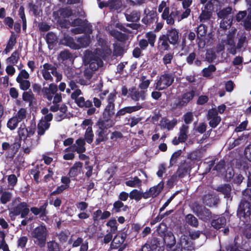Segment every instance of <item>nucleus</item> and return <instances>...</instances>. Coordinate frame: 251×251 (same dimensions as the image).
<instances>
[{
	"label": "nucleus",
	"mask_w": 251,
	"mask_h": 251,
	"mask_svg": "<svg viewBox=\"0 0 251 251\" xmlns=\"http://www.w3.org/2000/svg\"><path fill=\"white\" fill-rule=\"evenodd\" d=\"M247 186L242 192V197L238 205L237 216L244 224L251 221V175L248 176Z\"/></svg>",
	"instance_id": "nucleus-1"
},
{
	"label": "nucleus",
	"mask_w": 251,
	"mask_h": 251,
	"mask_svg": "<svg viewBox=\"0 0 251 251\" xmlns=\"http://www.w3.org/2000/svg\"><path fill=\"white\" fill-rule=\"evenodd\" d=\"M82 92L80 89H76L71 95V98L75 100L76 105L80 108H88L87 110V114L91 116L96 112V109L93 106L92 101L89 100H85L83 97H78L81 95Z\"/></svg>",
	"instance_id": "nucleus-2"
},
{
	"label": "nucleus",
	"mask_w": 251,
	"mask_h": 251,
	"mask_svg": "<svg viewBox=\"0 0 251 251\" xmlns=\"http://www.w3.org/2000/svg\"><path fill=\"white\" fill-rule=\"evenodd\" d=\"M31 237L34 243L40 248H44L46 246L48 231L45 225H41L31 232Z\"/></svg>",
	"instance_id": "nucleus-3"
},
{
	"label": "nucleus",
	"mask_w": 251,
	"mask_h": 251,
	"mask_svg": "<svg viewBox=\"0 0 251 251\" xmlns=\"http://www.w3.org/2000/svg\"><path fill=\"white\" fill-rule=\"evenodd\" d=\"M43 69L41 70V73L43 78L46 80L52 81L53 78L51 74L56 77L55 81L58 82L62 78V74L57 71V68L51 64L48 63H45L43 65Z\"/></svg>",
	"instance_id": "nucleus-4"
},
{
	"label": "nucleus",
	"mask_w": 251,
	"mask_h": 251,
	"mask_svg": "<svg viewBox=\"0 0 251 251\" xmlns=\"http://www.w3.org/2000/svg\"><path fill=\"white\" fill-rule=\"evenodd\" d=\"M232 8L228 6L220 10L217 15L219 18L222 19L220 23V27L226 29L232 24L233 16L231 15Z\"/></svg>",
	"instance_id": "nucleus-5"
},
{
	"label": "nucleus",
	"mask_w": 251,
	"mask_h": 251,
	"mask_svg": "<svg viewBox=\"0 0 251 251\" xmlns=\"http://www.w3.org/2000/svg\"><path fill=\"white\" fill-rule=\"evenodd\" d=\"M193 212L201 220L205 223L211 221L214 216L209 209L198 203H194Z\"/></svg>",
	"instance_id": "nucleus-6"
},
{
	"label": "nucleus",
	"mask_w": 251,
	"mask_h": 251,
	"mask_svg": "<svg viewBox=\"0 0 251 251\" xmlns=\"http://www.w3.org/2000/svg\"><path fill=\"white\" fill-rule=\"evenodd\" d=\"M115 114V105L107 104L102 112V117L98 121L113 126Z\"/></svg>",
	"instance_id": "nucleus-7"
},
{
	"label": "nucleus",
	"mask_w": 251,
	"mask_h": 251,
	"mask_svg": "<svg viewBox=\"0 0 251 251\" xmlns=\"http://www.w3.org/2000/svg\"><path fill=\"white\" fill-rule=\"evenodd\" d=\"M174 78V75L171 73H164L161 75L159 79L155 83V90L158 91L165 90L173 84Z\"/></svg>",
	"instance_id": "nucleus-8"
},
{
	"label": "nucleus",
	"mask_w": 251,
	"mask_h": 251,
	"mask_svg": "<svg viewBox=\"0 0 251 251\" xmlns=\"http://www.w3.org/2000/svg\"><path fill=\"white\" fill-rule=\"evenodd\" d=\"M96 124L98 126L99 129L96 132L97 137L95 141V144L96 145H98L101 142L107 140V129L112 127L113 126H110V125L98 121Z\"/></svg>",
	"instance_id": "nucleus-9"
},
{
	"label": "nucleus",
	"mask_w": 251,
	"mask_h": 251,
	"mask_svg": "<svg viewBox=\"0 0 251 251\" xmlns=\"http://www.w3.org/2000/svg\"><path fill=\"white\" fill-rule=\"evenodd\" d=\"M144 15L141 21L146 26H150L151 24L156 23L158 21V17L156 7L146 8L144 10Z\"/></svg>",
	"instance_id": "nucleus-10"
},
{
	"label": "nucleus",
	"mask_w": 251,
	"mask_h": 251,
	"mask_svg": "<svg viewBox=\"0 0 251 251\" xmlns=\"http://www.w3.org/2000/svg\"><path fill=\"white\" fill-rule=\"evenodd\" d=\"M179 11L175 7L165 8L161 14V18L166 21L167 24L172 25H174L175 19L179 15Z\"/></svg>",
	"instance_id": "nucleus-11"
},
{
	"label": "nucleus",
	"mask_w": 251,
	"mask_h": 251,
	"mask_svg": "<svg viewBox=\"0 0 251 251\" xmlns=\"http://www.w3.org/2000/svg\"><path fill=\"white\" fill-rule=\"evenodd\" d=\"M163 244L157 237H152L150 241L143 246L140 251H164Z\"/></svg>",
	"instance_id": "nucleus-12"
},
{
	"label": "nucleus",
	"mask_w": 251,
	"mask_h": 251,
	"mask_svg": "<svg viewBox=\"0 0 251 251\" xmlns=\"http://www.w3.org/2000/svg\"><path fill=\"white\" fill-rule=\"evenodd\" d=\"M29 211L28 204L25 202H21L11 209L10 214L13 216L20 215L22 218H25L28 215Z\"/></svg>",
	"instance_id": "nucleus-13"
},
{
	"label": "nucleus",
	"mask_w": 251,
	"mask_h": 251,
	"mask_svg": "<svg viewBox=\"0 0 251 251\" xmlns=\"http://www.w3.org/2000/svg\"><path fill=\"white\" fill-rule=\"evenodd\" d=\"M145 37L147 40L142 39L139 41V46L142 50H145L149 45L151 48L154 47L155 42L156 38V35L152 31L147 32L145 34Z\"/></svg>",
	"instance_id": "nucleus-14"
},
{
	"label": "nucleus",
	"mask_w": 251,
	"mask_h": 251,
	"mask_svg": "<svg viewBox=\"0 0 251 251\" xmlns=\"http://www.w3.org/2000/svg\"><path fill=\"white\" fill-rule=\"evenodd\" d=\"M40 140V138L38 136H36L35 139L28 138L24 140L22 149L24 153L29 154L31 151L39 144Z\"/></svg>",
	"instance_id": "nucleus-15"
},
{
	"label": "nucleus",
	"mask_w": 251,
	"mask_h": 251,
	"mask_svg": "<svg viewBox=\"0 0 251 251\" xmlns=\"http://www.w3.org/2000/svg\"><path fill=\"white\" fill-rule=\"evenodd\" d=\"M142 108V106L139 103H137L136 105L126 106L118 110L116 113L114 117L115 123L116 122L119 121L121 119V117L124 116L126 113L131 114L132 112L140 110Z\"/></svg>",
	"instance_id": "nucleus-16"
},
{
	"label": "nucleus",
	"mask_w": 251,
	"mask_h": 251,
	"mask_svg": "<svg viewBox=\"0 0 251 251\" xmlns=\"http://www.w3.org/2000/svg\"><path fill=\"white\" fill-rule=\"evenodd\" d=\"M161 242L169 249H171L176 244V240L173 233L171 231H166L163 233V241L159 238Z\"/></svg>",
	"instance_id": "nucleus-17"
},
{
	"label": "nucleus",
	"mask_w": 251,
	"mask_h": 251,
	"mask_svg": "<svg viewBox=\"0 0 251 251\" xmlns=\"http://www.w3.org/2000/svg\"><path fill=\"white\" fill-rule=\"evenodd\" d=\"M48 204L49 203L48 201H46L39 207H31L30 211L35 216L39 215V217L43 220L44 218L47 217L48 214V211L47 210Z\"/></svg>",
	"instance_id": "nucleus-18"
},
{
	"label": "nucleus",
	"mask_w": 251,
	"mask_h": 251,
	"mask_svg": "<svg viewBox=\"0 0 251 251\" xmlns=\"http://www.w3.org/2000/svg\"><path fill=\"white\" fill-rule=\"evenodd\" d=\"M195 96V91L194 90L184 92L182 95L181 100H179L178 102L174 104L175 107H181L186 105L188 103L193 100Z\"/></svg>",
	"instance_id": "nucleus-19"
},
{
	"label": "nucleus",
	"mask_w": 251,
	"mask_h": 251,
	"mask_svg": "<svg viewBox=\"0 0 251 251\" xmlns=\"http://www.w3.org/2000/svg\"><path fill=\"white\" fill-rule=\"evenodd\" d=\"M57 86L54 83H50L49 87H44L42 90V94L44 98L51 101L53 95L57 91Z\"/></svg>",
	"instance_id": "nucleus-20"
},
{
	"label": "nucleus",
	"mask_w": 251,
	"mask_h": 251,
	"mask_svg": "<svg viewBox=\"0 0 251 251\" xmlns=\"http://www.w3.org/2000/svg\"><path fill=\"white\" fill-rule=\"evenodd\" d=\"M125 229V228L123 229L114 236L111 242V246L113 249H118L121 247L125 242L127 236V233L124 231Z\"/></svg>",
	"instance_id": "nucleus-21"
},
{
	"label": "nucleus",
	"mask_w": 251,
	"mask_h": 251,
	"mask_svg": "<svg viewBox=\"0 0 251 251\" xmlns=\"http://www.w3.org/2000/svg\"><path fill=\"white\" fill-rule=\"evenodd\" d=\"M163 35L169 41L170 44L176 45L177 44L179 39V32L175 28L168 29L166 34Z\"/></svg>",
	"instance_id": "nucleus-22"
},
{
	"label": "nucleus",
	"mask_w": 251,
	"mask_h": 251,
	"mask_svg": "<svg viewBox=\"0 0 251 251\" xmlns=\"http://www.w3.org/2000/svg\"><path fill=\"white\" fill-rule=\"evenodd\" d=\"M129 96L131 99L135 101H137L141 99L144 100L146 99V92L144 90L139 91L136 90L135 87L129 89Z\"/></svg>",
	"instance_id": "nucleus-23"
},
{
	"label": "nucleus",
	"mask_w": 251,
	"mask_h": 251,
	"mask_svg": "<svg viewBox=\"0 0 251 251\" xmlns=\"http://www.w3.org/2000/svg\"><path fill=\"white\" fill-rule=\"evenodd\" d=\"M169 41L163 34L160 35L157 42V49L160 52L168 51L170 50Z\"/></svg>",
	"instance_id": "nucleus-24"
},
{
	"label": "nucleus",
	"mask_w": 251,
	"mask_h": 251,
	"mask_svg": "<svg viewBox=\"0 0 251 251\" xmlns=\"http://www.w3.org/2000/svg\"><path fill=\"white\" fill-rule=\"evenodd\" d=\"M201 200L204 204L209 207L217 206L219 201V199L210 194L203 195L202 197Z\"/></svg>",
	"instance_id": "nucleus-25"
},
{
	"label": "nucleus",
	"mask_w": 251,
	"mask_h": 251,
	"mask_svg": "<svg viewBox=\"0 0 251 251\" xmlns=\"http://www.w3.org/2000/svg\"><path fill=\"white\" fill-rule=\"evenodd\" d=\"M179 244L181 248L185 250L191 251L194 249V246L193 242L190 240L186 235H182L179 239V241L177 242Z\"/></svg>",
	"instance_id": "nucleus-26"
},
{
	"label": "nucleus",
	"mask_w": 251,
	"mask_h": 251,
	"mask_svg": "<svg viewBox=\"0 0 251 251\" xmlns=\"http://www.w3.org/2000/svg\"><path fill=\"white\" fill-rule=\"evenodd\" d=\"M226 223V219L225 216L222 215L215 216L214 215L212 220H211V225L214 228L219 229L222 227H224Z\"/></svg>",
	"instance_id": "nucleus-27"
},
{
	"label": "nucleus",
	"mask_w": 251,
	"mask_h": 251,
	"mask_svg": "<svg viewBox=\"0 0 251 251\" xmlns=\"http://www.w3.org/2000/svg\"><path fill=\"white\" fill-rule=\"evenodd\" d=\"M216 190L224 195V198L232 200L231 196V187L229 184H224L221 185L217 187Z\"/></svg>",
	"instance_id": "nucleus-28"
},
{
	"label": "nucleus",
	"mask_w": 251,
	"mask_h": 251,
	"mask_svg": "<svg viewBox=\"0 0 251 251\" xmlns=\"http://www.w3.org/2000/svg\"><path fill=\"white\" fill-rule=\"evenodd\" d=\"M125 16L127 21L137 22L140 19V12L137 10L127 11L125 13Z\"/></svg>",
	"instance_id": "nucleus-29"
},
{
	"label": "nucleus",
	"mask_w": 251,
	"mask_h": 251,
	"mask_svg": "<svg viewBox=\"0 0 251 251\" xmlns=\"http://www.w3.org/2000/svg\"><path fill=\"white\" fill-rule=\"evenodd\" d=\"M61 42L62 44L74 50H78L80 48L79 45L75 42L73 38L70 36H64L63 38L61 39Z\"/></svg>",
	"instance_id": "nucleus-30"
},
{
	"label": "nucleus",
	"mask_w": 251,
	"mask_h": 251,
	"mask_svg": "<svg viewBox=\"0 0 251 251\" xmlns=\"http://www.w3.org/2000/svg\"><path fill=\"white\" fill-rule=\"evenodd\" d=\"M196 56L195 51L190 53L186 58L187 63L189 65L194 64L196 66H200L201 64V62L198 58H196Z\"/></svg>",
	"instance_id": "nucleus-31"
},
{
	"label": "nucleus",
	"mask_w": 251,
	"mask_h": 251,
	"mask_svg": "<svg viewBox=\"0 0 251 251\" xmlns=\"http://www.w3.org/2000/svg\"><path fill=\"white\" fill-rule=\"evenodd\" d=\"M83 163L81 162H75L73 166L71 167L69 176L70 177H75L76 176L79 172V170L82 168Z\"/></svg>",
	"instance_id": "nucleus-32"
},
{
	"label": "nucleus",
	"mask_w": 251,
	"mask_h": 251,
	"mask_svg": "<svg viewBox=\"0 0 251 251\" xmlns=\"http://www.w3.org/2000/svg\"><path fill=\"white\" fill-rule=\"evenodd\" d=\"M106 226L109 227V229L107 231L114 234H115L118 231V224L117 223V220L115 217L111 218L106 223Z\"/></svg>",
	"instance_id": "nucleus-33"
},
{
	"label": "nucleus",
	"mask_w": 251,
	"mask_h": 251,
	"mask_svg": "<svg viewBox=\"0 0 251 251\" xmlns=\"http://www.w3.org/2000/svg\"><path fill=\"white\" fill-rule=\"evenodd\" d=\"M164 188V182L162 181L157 185L150 188L149 190L152 198L156 197L161 193Z\"/></svg>",
	"instance_id": "nucleus-34"
},
{
	"label": "nucleus",
	"mask_w": 251,
	"mask_h": 251,
	"mask_svg": "<svg viewBox=\"0 0 251 251\" xmlns=\"http://www.w3.org/2000/svg\"><path fill=\"white\" fill-rule=\"evenodd\" d=\"M189 126L187 125H182L180 128L178 138L180 140L181 143L185 142L188 138V132Z\"/></svg>",
	"instance_id": "nucleus-35"
},
{
	"label": "nucleus",
	"mask_w": 251,
	"mask_h": 251,
	"mask_svg": "<svg viewBox=\"0 0 251 251\" xmlns=\"http://www.w3.org/2000/svg\"><path fill=\"white\" fill-rule=\"evenodd\" d=\"M71 26H80V27H88L92 28L91 25L88 22L87 20H82L80 18L74 19L71 23Z\"/></svg>",
	"instance_id": "nucleus-36"
},
{
	"label": "nucleus",
	"mask_w": 251,
	"mask_h": 251,
	"mask_svg": "<svg viewBox=\"0 0 251 251\" xmlns=\"http://www.w3.org/2000/svg\"><path fill=\"white\" fill-rule=\"evenodd\" d=\"M71 32L74 34H78L81 33H85L87 34H91L92 33L93 29L92 28L88 27H80L77 26L71 29Z\"/></svg>",
	"instance_id": "nucleus-37"
},
{
	"label": "nucleus",
	"mask_w": 251,
	"mask_h": 251,
	"mask_svg": "<svg viewBox=\"0 0 251 251\" xmlns=\"http://www.w3.org/2000/svg\"><path fill=\"white\" fill-rule=\"evenodd\" d=\"M186 223L191 226L197 227L199 226V221L196 217L192 214H187L185 217Z\"/></svg>",
	"instance_id": "nucleus-38"
},
{
	"label": "nucleus",
	"mask_w": 251,
	"mask_h": 251,
	"mask_svg": "<svg viewBox=\"0 0 251 251\" xmlns=\"http://www.w3.org/2000/svg\"><path fill=\"white\" fill-rule=\"evenodd\" d=\"M110 34L112 37L119 42H124L128 39V36L126 34L117 30H112Z\"/></svg>",
	"instance_id": "nucleus-39"
},
{
	"label": "nucleus",
	"mask_w": 251,
	"mask_h": 251,
	"mask_svg": "<svg viewBox=\"0 0 251 251\" xmlns=\"http://www.w3.org/2000/svg\"><path fill=\"white\" fill-rule=\"evenodd\" d=\"M108 8L110 11H115L120 9L122 6L121 0H108Z\"/></svg>",
	"instance_id": "nucleus-40"
},
{
	"label": "nucleus",
	"mask_w": 251,
	"mask_h": 251,
	"mask_svg": "<svg viewBox=\"0 0 251 251\" xmlns=\"http://www.w3.org/2000/svg\"><path fill=\"white\" fill-rule=\"evenodd\" d=\"M28 8L29 12H32L33 15L36 17H39L40 14L42 13V11L40 9V7L33 2H30L28 4Z\"/></svg>",
	"instance_id": "nucleus-41"
},
{
	"label": "nucleus",
	"mask_w": 251,
	"mask_h": 251,
	"mask_svg": "<svg viewBox=\"0 0 251 251\" xmlns=\"http://www.w3.org/2000/svg\"><path fill=\"white\" fill-rule=\"evenodd\" d=\"M207 26L203 25L201 24L197 27V34L198 39L201 40L203 37H205L207 33Z\"/></svg>",
	"instance_id": "nucleus-42"
},
{
	"label": "nucleus",
	"mask_w": 251,
	"mask_h": 251,
	"mask_svg": "<svg viewBox=\"0 0 251 251\" xmlns=\"http://www.w3.org/2000/svg\"><path fill=\"white\" fill-rule=\"evenodd\" d=\"M88 35V36H82L77 39V42L80 48H85L90 44L91 42L90 35Z\"/></svg>",
	"instance_id": "nucleus-43"
},
{
	"label": "nucleus",
	"mask_w": 251,
	"mask_h": 251,
	"mask_svg": "<svg viewBox=\"0 0 251 251\" xmlns=\"http://www.w3.org/2000/svg\"><path fill=\"white\" fill-rule=\"evenodd\" d=\"M94 133L92 127L88 126L84 134V140L88 144H91L93 141Z\"/></svg>",
	"instance_id": "nucleus-44"
},
{
	"label": "nucleus",
	"mask_w": 251,
	"mask_h": 251,
	"mask_svg": "<svg viewBox=\"0 0 251 251\" xmlns=\"http://www.w3.org/2000/svg\"><path fill=\"white\" fill-rule=\"evenodd\" d=\"M216 70V68L215 65H209L207 68H204L202 70V76L205 77H209Z\"/></svg>",
	"instance_id": "nucleus-45"
},
{
	"label": "nucleus",
	"mask_w": 251,
	"mask_h": 251,
	"mask_svg": "<svg viewBox=\"0 0 251 251\" xmlns=\"http://www.w3.org/2000/svg\"><path fill=\"white\" fill-rule=\"evenodd\" d=\"M17 82L20 85V88L21 90L26 91L28 90L30 86V82L26 79H21L20 77L16 78Z\"/></svg>",
	"instance_id": "nucleus-46"
},
{
	"label": "nucleus",
	"mask_w": 251,
	"mask_h": 251,
	"mask_svg": "<svg viewBox=\"0 0 251 251\" xmlns=\"http://www.w3.org/2000/svg\"><path fill=\"white\" fill-rule=\"evenodd\" d=\"M19 58V53L17 50H15L11 56L7 58L6 62L7 63L16 65L18 63Z\"/></svg>",
	"instance_id": "nucleus-47"
},
{
	"label": "nucleus",
	"mask_w": 251,
	"mask_h": 251,
	"mask_svg": "<svg viewBox=\"0 0 251 251\" xmlns=\"http://www.w3.org/2000/svg\"><path fill=\"white\" fill-rule=\"evenodd\" d=\"M75 143L76 144V147L78 148V153H83L86 151V148L84 146L85 145V141L84 139L82 138H79L76 140Z\"/></svg>",
	"instance_id": "nucleus-48"
},
{
	"label": "nucleus",
	"mask_w": 251,
	"mask_h": 251,
	"mask_svg": "<svg viewBox=\"0 0 251 251\" xmlns=\"http://www.w3.org/2000/svg\"><path fill=\"white\" fill-rule=\"evenodd\" d=\"M141 180L137 177L134 176L132 179L126 182V185L131 187H135L141 185Z\"/></svg>",
	"instance_id": "nucleus-49"
},
{
	"label": "nucleus",
	"mask_w": 251,
	"mask_h": 251,
	"mask_svg": "<svg viewBox=\"0 0 251 251\" xmlns=\"http://www.w3.org/2000/svg\"><path fill=\"white\" fill-rule=\"evenodd\" d=\"M40 171L39 170L38 165L36 166L35 167L30 170V174L33 176V179L37 184H38L40 182Z\"/></svg>",
	"instance_id": "nucleus-50"
},
{
	"label": "nucleus",
	"mask_w": 251,
	"mask_h": 251,
	"mask_svg": "<svg viewBox=\"0 0 251 251\" xmlns=\"http://www.w3.org/2000/svg\"><path fill=\"white\" fill-rule=\"evenodd\" d=\"M48 251H63L59 245L55 241L48 243Z\"/></svg>",
	"instance_id": "nucleus-51"
},
{
	"label": "nucleus",
	"mask_w": 251,
	"mask_h": 251,
	"mask_svg": "<svg viewBox=\"0 0 251 251\" xmlns=\"http://www.w3.org/2000/svg\"><path fill=\"white\" fill-rule=\"evenodd\" d=\"M129 197L131 200H135L138 201L142 199L141 192L137 189H133L129 194Z\"/></svg>",
	"instance_id": "nucleus-52"
},
{
	"label": "nucleus",
	"mask_w": 251,
	"mask_h": 251,
	"mask_svg": "<svg viewBox=\"0 0 251 251\" xmlns=\"http://www.w3.org/2000/svg\"><path fill=\"white\" fill-rule=\"evenodd\" d=\"M59 57L63 61L73 59L72 54L68 50L61 51L59 53Z\"/></svg>",
	"instance_id": "nucleus-53"
},
{
	"label": "nucleus",
	"mask_w": 251,
	"mask_h": 251,
	"mask_svg": "<svg viewBox=\"0 0 251 251\" xmlns=\"http://www.w3.org/2000/svg\"><path fill=\"white\" fill-rule=\"evenodd\" d=\"M17 118L13 116L11 118L9 119L7 123V126L10 130L15 129L18 126V124L19 123Z\"/></svg>",
	"instance_id": "nucleus-54"
},
{
	"label": "nucleus",
	"mask_w": 251,
	"mask_h": 251,
	"mask_svg": "<svg viewBox=\"0 0 251 251\" xmlns=\"http://www.w3.org/2000/svg\"><path fill=\"white\" fill-rule=\"evenodd\" d=\"M11 35L7 43L6 46L13 49L17 43V35L12 31H11Z\"/></svg>",
	"instance_id": "nucleus-55"
},
{
	"label": "nucleus",
	"mask_w": 251,
	"mask_h": 251,
	"mask_svg": "<svg viewBox=\"0 0 251 251\" xmlns=\"http://www.w3.org/2000/svg\"><path fill=\"white\" fill-rule=\"evenodd\" d=\"M11 197L12 195L11 193L7 191L2 192V195L0 198V202L2 204H6L10 201Z\"/></svg>",
	"instance_id": "nucleus-56"
},
{
	"label": "nucleus",
	"mask_w": 251,
	"mask_h": 251,
	"mask_svg": "<svg viewBox=\"0 0 251 251\" xmlns=\"http://www.w3.org/2000/svg\"><path fill=\"white\" fill-rule=\"evenodd\" d=\"M58 12L60 15V18L62 17V18H69L72 14V10L67 8H60Z\"/></svg>",
	"instance_id": "nucleus-57"
},
{
	"label": "nucleus",
	"mask_w": 251,
	"mask_h": 251,
	"mask_svg": "<svg viewBox=\"0 0 251 251\" xmlns=\"http://www.w3.org/2000/svg\"><path fill=\"white\" fill-rule=\"evenodd\" d=\"M181 150H179L173 153L170 160V166H173L176 163L177 158L181 155Z\"/></svg>",
	"instance_id": "nucleus-58"
},
{
	"label": "nucleus",
	"mask_w": 251,
	"mask_h": 251,
	"mask_svg": "<svg viewBox=\"0 0 251 251\" xmlns=\"http://www.w3.org/2000/svg\"><path fill=\"white\" fill-rule=\"evenodd\" d=\"M124 206V203L120 200L115 201L112 211L113 213H119L122 211V208Z\"/></svg>",
	"instance_id": "nucleus-59"
},
{
	"label": "nucleus",
	"mask_w": 251,
	"mask_h": 251,
	"mask_svg": "<svg viewBox=\"0 0 251 251\" xmlns=\"http://www.w3.org/2000/svg\"><path fill=\"white\" fill-rule=\"evenodd\" d=\"M174 58V52H168L165 54L162 58L163 64L167 66L172 63V61Z\"/></svg>",
	"instance_id": "nucleus-60"
},
{
	"label": "nucleus",
	"mask_w": 251,
	"mask_h": 251,
	"mask_svg": "<svg viewBox=\"0 0 251 251\" xmlns=\"http://www.w3.org/2000/svg\"><path fill=\"white\" fill-rule=\"evenodd\" d=\"M26 111L25 108H21L14 116L20 122L26 118Z\"/></svg>",
	"instance_id": "nucleus-61"
},
{
	"label": "nucleus",
	"mask_w": 251,
	"mask_h": 251,
	"mask_svg": "<svg viewBox=\"0 0 251 251\" xmlns=\"http://www.w3.org/2000/svg\"><path fill=\"white\" fill-rule=\"evenodd\" d=\"M70 232L67 230L61 231L58 235V239L60 242L64 243L68 240Z\"/></svg>",
	"instance_id": "nucleus-62"
},
{
	"label": "nucleus",
	"mask_w": 251,
	"mask_h": 251,
	"mask_svg": "<svg viewBox=\"0 0 251 251\" xmlns=\"http://www.w3.org/2000/svg\"><path fill=\"white\" fill-rule=\"evenodd\" d=\"M183 119L185 125H189L194 120L193 114L191 112H187L183 116Z\"/></svg>",
	"instance_id": "nucleus-63"
},
{
	"label": "nucleus",
	"mask_w": 251,
	"mask_h": 251,
	"mask_svg": "<svg viewBox=\"0 0 251 251\" xmlns=\"http://www.w3.org/2000/svg\"><path fill=\"white\" fill-rule=\"evenodd\" d=\"M211 16L212 13L210 11L202 10L199 17L200 22H203L209 20Z\"/></svg>",
	"instance_id": "nucleus-64"
}]
</instances>
